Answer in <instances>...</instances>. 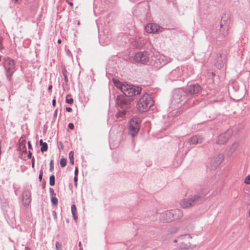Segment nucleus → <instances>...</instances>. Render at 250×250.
<instances>
[{
    "label": "nucleus",
    "mask_w": 250,
    "mask_h": 250,
    "mask_svg": "<svg viewBox=\"0 0 250 250\" xmlns=\"http://www.w3.org/2000/svg\"><path fill=\"white\" fill-rule=\"evenodd\" d=\"M71 211L74 220H76L78 218L77 210L76 207L75 205H72L71 206Z\"/></svg>",
    "instance_id": "13"
},
{
    "label": "nucleus",
    "mask_w": 250,
    "mask_h": 250,
    "mask_svg": "<svg viewBox=\"0 0 250 250\" xmlns=\"http://www.w3.org/2000/svg\"><path fill=\"white\" fill-rule=\"evenodd\" d=\"M78 167H75V176H78Z\"/></svg>",
    "instance_id": "29"
},
{
    "label": "nucleus",
    "mask_w": 250,
    "mask_h": 250,
    "mask_svg": "<svg viewBox=\"0 0 250 250\" xmlns=\"http://www.w3.org/2000/svg\"><path fill=\"white\" fill-rule=\"evenodd\" d=\"M50 190L51 192H52L53 193L54 192L53 189L52 188H50Z\"/></svg>",
    "instance_id": "42"
},
{
    "label": "nucleus",
    "mask_w": 250,
    "mask_h": 250,
    "mask_svg": "<svg viewBox=\"0 0 250 250\" xmlns=\"http://www.w3.org/2000/svg\"><path fill=\"white\" fill-rule=\"evenodd\" d=\"M56 249L57 250H62V244L61 243L57 242L56 243Z\"/></svg>",
    "instance_id": "23"
},
{
    "label": "nucleus",
    "mask_w": 250,
    "mask_h": 250,
    "mask_svg": "<svg viewBox=\"0 0 250 250\" xmlns=\"http://www.w3.org/2000/svg\"><path fill=\"white\" fill-rule=\"evenodd\" d=\"M66 110L67 112H71L72 111V108L71 107H66Z\"/></svg>",
    "instance_id": "33"
},
{
    "label": "nucleus",
    "mask_w": 250,
    "mask_h": 250,
    "mask_svg": "<svg viewBox=\"0 0 250 250\" xmlns=\"http://www.w3.org/2000/svg\"><path fill=\"white\" fill-rule=\"evenodd\" d=\"M200 197L195 195L189 198L184 199L180 202V206L183 208H188L193 206L195 203L200 200Z\"/></svg>",
    "instance_id": "5"
},
{
    "label": "nucleus",
    "mask_w": 250,
    "mask_h": 250,
    "mask_svg": "<svg viewBox=\"0 0 250 250\" xmlns=\"http://www.w3.org/2000/svg\"><path fill=\"white\" fill-rule=\"evenodd\" d=\"M176 212V210H172L171 211H167L166 212V215L167 217H168V219H167L168 220H173V219H175V217L174 216H172L171 217V215H174V213H175Z\"/></svg>",
    "instance_id": "16"
},
{
    "label": "nucleus",
    "mask_w": 250,
    "mask_h": 250,
    "mask_svg": "<svg viewBox=\"0 0 250 250\" xmlns=\"http://www.w3.org/2000/svg\"><path fill=\"white\" fill-rule=\"evenodd\" d=\"M81 242H80L79 243V245L80 247H81Z\"/></svg>",
    "instance_id": "44"
},
{
    "label": "nucleus",
    "mask_w": 250,
    "mask_h": 250,
    "mask_svg": "<svg viewBox=\"0 0 250 250\" xmlns=\"http://www.w3.org/2000/svg\"><path fill=\"white\" fill-rule=\"evenodd\" d=\"M28 145H29V146H30V143H29V142H28Z\"/></svg>",
    "instance_id": "46"
},
{
    "label": "nucleus",
    "mask_w": 250,
    "mask_h": 250,
    "mask_svg": "<svg viewBox=\"0 0 250 250\" xmlns=\"http://www.w3.org/2000/svg\"><path fill=\"white\" fill-rule=\"evenodd\" d=\"M231 131L227 130L224 133L219 135L216 140V143L219 145L225 144L231 136Z\"/></svg>",
    "instance_id": "8"
},
{
    "label": "nucleus",
    "mask_w": 250,
    "mask_h": 250,
    "mask_svg": "<svg viewBox=\"0 0 250 250\" xmlns=\"http://www.w3.org/2000/svg\"><path fill=\"white\" fill-rule=\"evenodd\" d=\"M25 250H30L28 248H26Z\"/></svg>",
    "instance_id": "43"
},
{
    "label": "nucleus",
    "mask_w": 250,
    "mask_h": 250,
    "mask_svg": "<svg viewBox=\"0 0 250 250\" xmlns=\"http://www.w3.org/2000/svg\"><path fill=\"white\" fill-rule=\"evenodd\" d=\"M117 104L122 108H124L125 106L129 105L131 101L129 99H127L123 96H118L117 97Z\"/></svg>",
    "instance_id": "10"
},
{
    "label": "nucleus",
    "mask_w": 250,
    "mask_h": 250,
    "mask_svg": "<svg viewBox=\"0 0 250 250\" xmlns=\"http://www.w3.org/2000/svg\"><path fill=\"white\" fill-rule=\"evenodd\" d=\"M125 114V112L124 111L122 113H119V117H123Z\"/></svg>",
    "instance_id": "31"
},
{
    "label": "nucleus",
    "mask_w": 250,
    "mask_h": 250,
    "mask_svg": "<svg viewBox=\"0 0 250 250\" xmlns=\"http://www.w3.org/2000/svg\"><path fill=\"white\" fill-rule=\"evenodd\" d=\"M69 158L71 164H74V152L71 151L69 153Z\"/></svg>",
    "instance_id": "18"
},
{
    "label": "nucleus",
    "mask_w": 250,
    "mask_h": 250,
    "mask_svg": "<svg viewBox=\"0 0 250 250\" xmlns=\"http://www.w3.org/2000/svg\"><path fill=\"white\" fill-rule=\"evenodd\" d=\"M140 127V120L137 118H132L130 121L129 130L130 134L134 136L139 131Z\"/></svg>",
    "instance_id": "4"
},
{
    "label": "nucleus",
    "mask_w": 250,
    "mask_h": 250,
    "mask_svg": "<svg viewBox=\"0 0 250 250\" xmlns=\"http://www.w3.org/2000/svg\"><path fill=\"white\" fill-rule=\"evenodd\" d=\"M244 183L247 185L250 184V175H249L246 177L244 179Z\"/></svg>",
    "instance_id": "21"
},
{
    "label": "nucleus",
    "mask_w": 250,
    "mask_h": 250,
    "mask_svg": "<svg viewBox=\"0 0 250 250\" xmlns=\"http://www.w3.org/2000/svg\"><path fill=\"white\" fill-rule=\"evenodd\" d=\"M2 48V45H1V40L0 39V50Z\"/></svg>",
    "instance_id": "37"
},
{
    "label": "nucleus",
    "mask_w": 250,
    "mask_h": 250,
    "mask_svg": "<svg viewBox=\"0 0 250 250\" xmlns=\"http://www.w3.org/2000/svg\"><path fill=\"white\" fill-rule=\"evenodd\" d=\"M57 42L59 44H60L61 42H62V41L61 39H59L58 41H57Z\"/></svg>",
    "instance_id": "38"
},
{
    "label": "nucleus",
    "mask_w": 250,
    "mask_h": 250,
    "mask_svg": "<svg viewBox=\"0 0 250 250\" xmlns=\"http://www.w3.org/2000/svg\"><path fill=\"white\" fill-rule=\"evenodd\" d=\"M191 236L188 233L181 235L174 240L177 244V250H188L191 247Z\"/></svg>",
    "instance_id": "1"
},
{
    "label": "nucleus",
    "mask_w": 250,
    "mask_h": 250,
    "mask_svg": "<svg viewBox=\"0 0 250 250\" xmlns=\"http://www.w3.org/2000/svg\"><path fill=\"white\" fill-rule=\"evenodd\" d=\"M63 75L64 77L65 81V82H67L68 81V79H67V77L66 74V70H65V71L63 72Z\"/></svg>",
    "instance_id": "26"
},
{
    "label": "nucleus",
    "mask_w": 250,
    "mask_h": 250,
    "mask_svg": "<svg viewBox=\"0 0 250 250\" xmlns=\"http://www.w3.org/2000/svg\"><path fill=\"white\" fill-rule=\"evenodd\" d=\"M68 127L71 129H73L74 127V125L72 123H69L68 124Z\"/></svg>",
    "instance_id": "28"
},
{
    "label": "nucleus",
    "mask_w": 250,
    "mask_h": 250,
    "mask_svg": "<svg viewBox=\"0 0 250 250\" xmlns=\"http://www.w3.org/2000/svg\"><path fill=\"white\" fill-rule=\"evenodd\" d=\"M12 1H13L15 3H20L21 0H12Z\"/></svg>",
    "instance_id": "30"
},
{
    "label": "nucleus",
    "mask_w": 250,
    "mask_h": 250,
    "mask_svg": "<svg viewBox=\"0 0 250 250\" xmlns=\"http://www.w3.org/2000/svg\"><path fill=\"white\" fill-rule=\"evenodd\" d=\"M54 214L55 218H57V213L55 212H54Z\"/></svg>",
    "instance_id": "41"
},
{
    "label": "nucleus",
    "mask_w": 250,
    "mask_h": 250,
    "mask_svg": "<svg viewBox=\"0 0 250 250\" xmlns=\"http://www.w3.org/2000/svg\"><path fill=\"white\" fill-rule=\"evenodd\" d=\"M53 160H51L50 162V170H51L53 168Z\"/></svg>",
    "instance_id": "32"
},
{
    "label": "nucleus",
    "mask_w": 250,
    "mask_h": 250,
    "mask_svg": "<svg viewBox=\"0 0 250 250\" xmlns=\"http://www.w3.org/2000/svg\"><path fill=\"white\" fill-rule=\"evenodd\" d=\"M146 31L148 33L155 34L162 31V28L158 25L148 23L145 27Z\"/></svg>",
    "instance_id": "9"
},
{
    "label": "nucleus",
    "mask_w": 250,
    "mask_h": 250,
    "mask_svg": "<svg viewBox=\"0 0 250 250\" xmlns=\"http://www.w3.org/2000/svg\"><path fill=\"white\" fill-rule=\"evenodd\" d=\"M153 105V101L148 94H144L137 104V108L141 112L147 111Z\"/></svg>",
    "instance_id": "2"
},
{
    "label": "nucleus",
    "mask_w": 250,
    "mask_h": 250,
    "mask_svg": "<svg viewBox=\"0 0 250 250\" xmlns=\"http://www.w3.org/2000/svg\"><path fill=\"white\" fill-rule=\"evenodd\" d=\"M52 104L54 106H55L56 105V101L55 99L53 100L52 101Z\"/></svg>",
    "instance_id": "35"
},
{
    "label": "nucleus",
    "mask_w": 250,
    "mask_h": 250,
    "mask_svg": "<svg viewBox=\"0 0 250 250\" xmlns=\"http://www.w3.org/2000/svg\"><path fill=\"white\" fill-rule=\"evenodd\" d=\"M203 138L200 136H194L191 137L188 140L190 145H196L201 144L203 142Z\"/></svg>",
    "instance_id": "11"
},
{
    "label": "nucleus",
    "mask_w": 250,
    "mask_h": 250,
    "mask_svg": "<svg viewBox=\"0 0 250 250\" xmlns=\"http://www.w3.org/2000/svg\"><path fill=\"white\" fill-rule=\"evenodd\" d=\"M74 180V182H75V186H77V181H78V176H75Z\"/></svg>",
    "instance_id": "27"
},
{
    "label": "nucleus",
    "mask_w": 250,
    "mask_h": 250,
    "mask_svg": "<svg viewBox=\"0 0 250 250\" xmlns=\"http://www.w3.org/2000/svg\"><path fill=\"white\" fill-rule=\"evenodd\" d=\"M49 184L51 186H53L55 185V177L54 175H51L49 178Z\"/></svg>",
    "instance_id": "19"
},
{
    "label": "nucleus",
    "mask_w": 250,
    "mask_h": 250,
    "mask_svg": "<svg viewBox=\"0 0 250 250\" xmlns=\"http://www.w3.org/2000/svg\"><path fill=\"white\" fill-rule=\"evenodd\" d=\"M42 175H43V172H42V170H41L40 172V174H39V176L40 181H41L42 180Z\"/></svg>",
    "instance_id": "25"
},
{
    "label": "nucleus",
    "mask_w": 250,
    "mask_h": 250,
    "mask_svg": "<svg viewBox=\"0 0 250 250\" xmlns=\"http://www.w3.org/2000/svg\"><path fill=\"white\" fill-rule=\"evenodd\" d=\"M51 202L53 204L56 205L58 204V199L55 197H53L51 199Z\"/></svg>",
    "instance_id": "24"
},
{
    "label": "nucleus",
    "mask_w": 250,
    "mask_h": 250,
    "mask_svg": "<svg viewBox=\"0 0 250 250\" xmlns=\"http://www.w3.org/2000/svg\"><path fill=\"white\" fill-rule=\"evenodd\" d=\"M112 81L115 85L118 88L120 89L122 91V87L125 83L122 84L119 80L115 79H113Z\"/></svg>",
    "instance_id": "14"
},
{
    "label": "nucleus",
    "mask_w": 250,
    "mask_h": 250,
    "mask_svg": "<svg viewBox=\"0 0 250 250\" xmlns=\"http://www.w3.org/2000/svg\"><path fill=\"white\" fill-rule=\"evenodd\" d=\"M60 165L62 167H64L66 165V160L64 158H62L60 161Z\"/></svg>",
    "instance_id": "20"
},
{
    "label": "nucleus",
    "mask_w": 250,
    "mask_h": 250,
    "mask_svg": "<svg viewBox=\"0 0 250 250\" xmlns=\"http://www.w3.org/2000/svg\"><path fill=\"white\" fill-rule=\"evenodd\" d=\"M26 142L25 141L23 140L22 142L20 143L19 146L20 150L22 152H24L26 151Z\"/></svg>",
    "instance_id": "17"
},
{
    "label": "nucleus",
    "mask_w": 250,
    "mask_h": 250,
    "mask_svg": "<svg viewBox=\"0 0 250 250\" xmlns=\"http://www.w3.org/2000/svg\"><path fill=\"white\" fill-rule=\"evenodd\" d=\"M40 144L42 146L41 150L42 152L45 151L47 150L48 146L46 143H43L42 140H40Z\"/></svg>",
    "instance_id": "15"
},
{
    "label": "nucleus",
    "mask_w": 250,
    "mask_h": 250,
    "mask_svg": "<svg viewBox=\"0 0 250 250\" xmlns=\"http://www.w3.org/2000/svg\"><path fill=\"white\" fill-rule=\"evenodd\" d=\"M149 57L146 52H140L136 54L134 57L135 62L146 64L149 61Z\"/></svg>",
    "instance_id": "7"
},
{
    "label": "nucleus",
    "mask_w": 250,
    "mask_h": 250,
    "mask_svg": "<svg viewBox=\"0 0 250 250\" xmlns=\"http://www.w3.org/2000/svg\"><path fill=\"white\" fill-rule=\"evenodd\" d=\"M66 102L69 104H72L73 103V99L71 98H69V96L67 95L66 97Z\"/></svg>",
    "instance_id": "22"
},
{
    "label": "nucleus",
    "mask_w": 250,
    "mask_h": 250,
    "mask_svg": "<svg viewBox=\"0 0 250 250\" xmlns=\"http://www.w3.org/2000/svg\"><path fill=\"white\" fill-rule=\"evenodd\" d=\"M78 24L79 25L80 24V21H79L78 22Z\"/></svg>",
    "instance_id": "45"
},
{
    "label": "nucleus",
    "mask_w": 250,
    "mask_h": 250,
    "mask_svg": "<svg viewBox=\"0 0 250 250\" xmlns=\"http://www.w3.org/2000/svg\"><path fill=\"white\" fill-rule=\"evenodd\" d=\"M52 85H50L49 86V87H48V90H49V91H50V90L52 89Z\"/></svg>",
    "instance_id": "36"
},
{
    "label": "nucleus",
    "mask_w": 250,
    "mask_h": 250,
    "mask_svg": "<svg viewBox=\"0 0 250 250\" xmlns=\"http://www.w3.org/2000/svg\"><path fill=\"white\" fill-rule=\"evenodd\" d=\"M32 167H34V161H32Z\"/></svg>",
    "instance_id": "40"
},
{
    "label": "nucleus",
    "mask_w": 250,
    "mask_h": 250,
    "mask_svg": "<svg viewBox=\"0 0 250 250\" xmlns=\"http://www.w3.org/2000/svg\"><path fill=\"white\" fill-rule=\"evenodd\" d=\"M238 146V144L237 143H234L232 145V146H234L235 147H237Z\"/></svg>",
    "instance_id": "34"
},
{
    "label": "nucleus",
    "mask_w": 250,
    "mask_h": 250,
    "mask_svg": "<svg viewBox=\"0 0 250 250\" xmlns=\"http://www.w3.org/2000/svg\"><path fill=\"white\" fill-rule=\"evenodd\" d=\"M142 88L140 87H136L128 84H124L122 87V92L128 97H131L136 94H139Z\"/></svg>",
    "instance_id": "3"
},
{
    "label": "nucleus",
    "mask_w": 250,
    "mask_h": 250,
    "mask_svg": "<svg viewBox=\"0 0 250 250\" xmlns=\"http://www.w3.org/2000/svg\"><path fill=\"white\" fill-rule=\"evenodd\" d=\"M68 4H69L70 6H72L73 5V3H72V2H68Z\"/></svg>",
    "instance_id": "39"
},
{
    "label": "nucleus",
    "mask_w": 250,
    "mask_h": 250,
    "mask_svg": "<svg viewBox=\"0 0 250 250\" xmlns=\"http://www.w3.org/2000/svg\"><path fill=\"white\" fill-rule=\"evenodd\" d=\"M4 66L6 70V75L8 78L11 77L15 71V63L13 60L9 58L4 60Z\"/></svg>",
    "instance_id": "6"
},
{
    "label": "nucleus",
    "mask_w": 250,
    "mask_h": 250,
    "mask_svg": "<svg viewBox=\"0 0 250 250\" xmlns=\"http://www.w3.org/2000/svg\"><path fill=\"white\" fill-rule=\"evenodd\" d=\"M249 216L250 217V210L249 211Z\"/></svg>",
    "instance_id": "47"
},
{
    "label": "nucleus",
    "mask_w": 250,
    "mask_h": 250,
    "mask_svg": "<svg viewBox=\"0 0 250 250\" xmlns=\"http://www.w3.org/2000/svg\"><path fill=\"white\" fill-rule=\"evenodd\" d=\"M188 90L191 94H196L200 91L201 87L198 84L192 85L188 87Z\"/></svg>",
    "instance_id": "12"
}]
</instances>
